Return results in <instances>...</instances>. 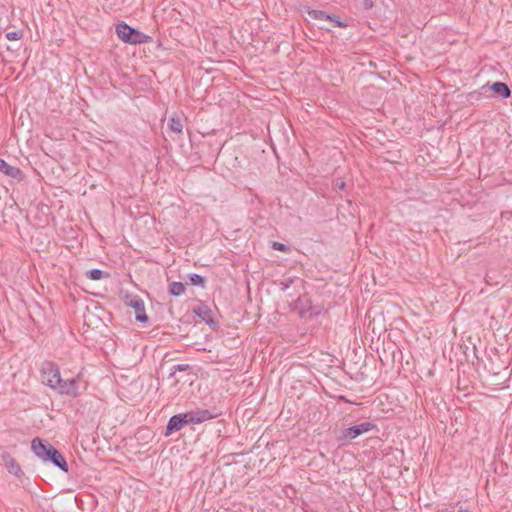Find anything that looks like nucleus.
Masks as SVG:
<instances>
[{
    "label": "nucleus",
    "instance_id": "4be33fe9",
    "mask_svg": "<svg viewBox=\"0 0 512 512\" xmlns=\"http://www.w3.org/2000/svg\"><path fill=\"white\" fill-rule=\"evenodd\" d=\"M188 365L187 364H178V365H175L173 366V373L174 374L176 371H185L188 369Z\"/></svg>",
    "mask_w": 512,
    "mask_h": 512
},
{
    "label": "nucleus",
    "instance_id": "6ab92c4d",
    "mask_svg": "<svg viewBox=\"0 0 512 512\" xmlns=\"http://www.w3.org/2000/svg\"><path fill=\"white\" fill-rule=\"evenodd\" d=\"M484 97L482 91L474 90L467 94V100L473 103L474 101H480Z\"/></svg>",
    "mask_w": 512,
    "mask_h": 512
},
{
    "label": "nucleus",
    "instance_id": "39448f33",
    "mask_svg": "<svg viewBox=\"0 0 512 512\" xmlns=\"http://www.w3.org/2000/svg\"><path fill=\"white\" fill-rule=\"evenodd\" d=\"M124 303L135 310L137 321L142 323L148 321V316L145 312L144 301L140 296L134 294H126L124 297Z\"/></svg>",
    "mask_w": 512,
    "mask_h": 512
},
{
    "label": "nucleus",
    "instance_id": "a878e982",
    "mask_svg": "<svg viewBox=\"0 0 512 512\" xmlns=\"http://www.w3.org/2000/svg\"><path fill=\"white\" fill-rule=\"evenodd\" d=\"M344 186H345V183H344V182H341V183L339 184V188H341V189H342V188H344Z\"/></svg>",
    "mask_w": 512,
    "mask_h": 512
},
{
    "label": "nucleus",
    "instance_id": "0eeeda50",
    "mask_svg": "<svg viewBox=\"0 0 512 512\" xmlns=\"http://www.w3.org/2000/svg\"><path fill=\"white\" fill-rule=\"evenodd\" d=\"M291 309L296 311L300 317L317 316L320 313L319 309H314L311 300L305 296L299 297L291 304Z\"/></svg>",
    "mask_w": 512,
    "mask_h": 512
},
{
    "label": "nucleus",
    "instance_id": "393cba45",
    "mask_svg": "<svg viewBox=\"0 0 512 512\" xmlns=\"http://www.w3.org/2000/svg\"><path fill=\"white\" fill-rule=\"evenodd\" d=\"M458 512H470V511L467 509L460 508Z\"/></svg>",
    "mask_w": 512,
    "mask_h": 512
},
{
    "label": "nucleus",
    "instance_id": "dca6fc26",
    "mask_svg": "<svg viewBox=\"0 0 512 512\" xmlns=\"http://www.w3.org/2000/svg\"><path fill=\"white\" fill-rule=\"evenodd\" d=\"M185 289L186 287L182 282L173 281L169 284L168 292L170 295L178 297L184 294Z\"/></svg>",
    "mask_w": 512,
    "mask_h": 512
},
{
    "label": "nucleus",
    "instance_id": "7ed1b4c3",
    "mask_svg": "<svg viewBox=\"0 0 512 512\" xmlns=\"http://www.w3.org/2000/svg\"><path fill=\"white\" fill-rule=\"evenodd\" d=\"M376 428V425L372 422H362L358 425H354L348 428H344L340 430L337 435V441L339 442H348L356 439L358 436L363 433L369 432Z\"/></svg>",
    "mask_w": 512,
    "mask_h": 512
},
{
    "label": "nucleus",
    "instance_id": "f8f14e48",
    "mask_svg": "<svg viewBox=\"0 0 512 512\" xmlns=\"http://www.w3.org/2000/svg\"><path fill=\"white\" fill-rule=\"evenodd\" d=\"M0 172L18 181L23 180L25 177L20 168L11 166L4 159H0Z\"/></svg>",
    "mask_w": 512,
    "mask_h": 512
},
{
    "label": "nucleus",
    "instance_id": "ddd939ff",
    "mask_svg": "<svg viewBox=\"0 0 512 512\" xmlns=\"http://www.w3.org/2000/svg\"><path fill=\"white\" fill-rule=\"evenodd\" d=\"M194 313L209 326L217 325V322H215L212 318V310L206 304H199L194 309Z\"/></svg>",
    "mask_w": 512,
    "mask_h": 512
},
{
    "label": "nucleus",
    "instance_id": "20e7f679",
    "mask_svg": "<svg viewBox=\"0 0 512 512\" xmlns=\"http://www.w3.org/2000/svg\"><path fill=\"white\" fill-rule=\"evenodd\" d=\"M59 367L52 361H45L41 367L42 382L50 388L59 385L60 381Z\"/></svg>",
    "mask_w": 512,
    "mask_h": 512
},
{
    "label": "nucleus",
    "instance_id": "b1692460",
    "mask_svg": "<svg viewBox=\"0 0 512 512\" xmlns=\"http://www.w3.org/2000/svg\"><path fill=\"white\" fill-rule=\"evenodd\" d=\"M363 5L366 9H369L372 7L373 3L371 0H364Z\"/></svg>",
    "mask_w": 512,
    "mask_h": 512
},
{
    "label": "nucleus",
    "instance_id": "1a4fd4ad",
    "mask_svg": "<svg viewBox=\"0 0 512 512\" xmlns=\"http://www.w3.org/2000/svg\"><path fill=\"white\" fill-rule=\"evenodd\" d=\"M54 390H57L59 394L77 397L78 392V381L77 378L63 380L60 377L59 385H55Z\"/></svg>",
    "mask_w": 512,
    "mask_h": 512
},
{
    "label": "nucleus",
    "instance_id": "423d86ee",
    "mask_svg": "<svg viewBox=\"0 0 512 512\" xmlns=\"http://www.w3.org/2000/svg\"><path fill=\"white\" fill-rule=\"evenodd\" d=\"M190 424H193V423H192V418L188 412L173 415L172 417H170V419L166 425L165 436H169V435L173 434L174 432H178L184 426L190 425Z\"/></svg>",
    "mask_w": 512,
    "mask_h": 512
},
{
    "label": "nucleus",
    "instance_id": "412c9836",
    "mask_svg": "<svg viewBox=\"0 0 512 512\" xmlns=\"http://www.w3.org/2000/svg\"><path fill=\"white\" fill-rule=\"evenodd\" d=\"M23 37L22 31H11L6 33V38L8 40H19Z\"/></svg>",
    "mask_w": 512,
    "mask_h": 512
},
{
    "label": "nucleus",
    "instance_id": "4468645a",
    "mask_svg": "<svg viewBox=\"0 0 512 512\" xmlns=\"http://www.w3.org/2000/svg\"><path fill=\"white\" fill-rule=\"evenodd\" d=\"M486 88H488L490 91L497 94L503 99L509 98L511 95V90L509 86L504 82L497 81L490 86L485 85L482 87V90H485Z\"/></svg>",
    "mask_w": 512,
    "mask_h": 512
},
{
    "label": "nucleus",
    "instance_id": "9d476101",
    "mask_svg": "<svg viewBox=\"0 0 512 512\" xmlns=\"http://www.w3.org/2000/svg\"><path fill=\"white\" fill-rule=\"evenodd\" d=\"M189 415L192 418L193 424H200L207 420L216 418L219 414L216 412V409H198L195 411H189Z\"/></svg>",
    "mask_w": 512,
    "mask_h": 512
},
{
    "label": "nucleus",
    "instance_id": "5701e85b",
    "mask_svg": "<svg viewBox=\"0 0 512 512\" xmlns=\"http://www.w3.org/2000/svg\"><path fill=\"white\" fill-rule=\"evenodd\" d=\"M293 280H289V281H285V282H281V288L282 290H286L289 288V286L292 284Z\"/></svg>",
    "mask_w": 512,
    "mask_h": 512
},
{
    "label": "nucleus",
    "instance_id": "2eb2a0df",
    "mask_svg": "<svg viewBox=\"0 0 512 512\" xmlns=\"http://www.w3.org/2000/svg\"><path fill=\"white\" fill-rule=\"evenodd\" d=\"M168 129H169V131H171L173 133H176V134H181L182 133V131H183V124H182V120L179 117V115L174 114V115H172L169 118V120H168Z\"/></svg>",
    "mask_w": 512,
    "mask_h": 512
},
{
    "label": "nucleus",
    "instance_id": "9b49d317",
    "mask_svg": "<svg viewBox=\"0 0 512 512\" xmlns=\"http://www.w3.org/2000/svg\"><path fill=\"white\" fill-rule=\"evenodd\" d=\"M308 15L315 20H326L334 23V27H346V24L341 21L337 16L327 14L325 11L311 9L308 11Z\"/></svg>",
    "mask_w": 512,
    "mask_h": 512
},
{
    "label": "nucleus",
    "instance_id": "6e6552de",
    "mask_svg": "<svg viewBox=\"0 0 512 512\" xmlns=\"http://www.w3.org/2000/svg\"><path fill=\"white\" fill-rule=\"evenodd\" d=\"M0 464L12 475L17 477L18 479H22L25 474L21 469L17 460L8 452L1 451L0 453Z\"/></svg>",
    "mask_w": 512,
    "mask_h": 512
},
{
    "label": "nucleus",
    "instance_id": "a211bd4d",
    "mask_svg": "<svg viewBox=\"0 0 512 512\" xmlns=\"http://www.w3.org/2000/svg\"><path fill=\"white\" fill-rule=\"evenodd\" d=\"M188 278H189L190 284L194 285V286H202V287H204L205 282H206L205 277H203V276H201L199 274H196V273L190 274L188 276Z\"/></svg>",
    "mask_w": 512,
    "mask_h": 512
},
{
    "label": "nucleus",
    "instance_id": "f03ea898",
    "mask_svg": "<svg viewBox=\"0 0 512 512\" xmlns=\"http://www.w3.org/2000/svg\"><path fill=\"white\" fill-rule=\"evenodd\" d=\"M116 34L119 39L128 44H142L151 41V37L129 26L125 22L116 25Z\"/></svg>",
    "mask_w": 512,
    "mask_h": 512
},
{
    "label": "nucleus",
    "instance_id": "f3484780",
    "mask_svg": "<svg viewBox=\"0 0 512 512\" xmlns=\"http://www.w3.org/2000/svg\"><path fill=\"white\" fill-rule=\"evenodd\" d=\"M104 275L108 276V274L101 269H91L86 272L87 278L91 280H100Z\"/></svg>",
    "mask_w": 512,
    "mask_h": 512
},
{
    "label": "nucleus",
    "instance_id": "f257e3e1",
    "mask_svg": "<svg viewBox=\"0 0 512 512\" xmlns=\"http://www.w3.org/2000/svg\"><path fill=\"white\" fill-rule=\"evenodd\" d=\"M31 449L44 462L52 463L65 473L69 471L64 456L52 444L40 438H35L31 442Z\"/></svg>",
    "mask_w": 512,
    "mask_h": 512
},
{
    "label": "nucleus",
    "instance_id": "aec40b11",
    "mask_svg": "<svg viewBox=\"0 0 512 512\" xmlns=\"http://www.w3.org/2000/svg\"><path fill=\"white\" fill-rule=\"evenodd\" d=\"M272 248L274 250L285 252V253L290 251V247H288L286 244L281 243V242H276V241L272 242Z\"/></svg>",
    "mask_w": 512,
    "mask_h": 512
}]
</instances>
